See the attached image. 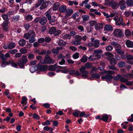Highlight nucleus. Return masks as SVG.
<instances>
[{
    "mask_svg": "<svg viewBox=\"0 0 133 133\" xmlns=\"http://www.w3.org/2000/svg\"><path fill=\"white\" fill-rule=\"evenodd\" d=\"M18 52V50L17 49H14L10 50L9 51V52L12 54H16Z\"/></svg>",
    "mask_w": 133,
    "mask_h": 133,
    "instance_id": "6e6d98bb",
    "label": "nucleus"
},
{
    "mask_svg": "<svg viewBox=\"0 0 133 133\" xmlns=\"http://www.w3.org/2000/svg\"><path fill=\"white\" fill-rule=\"evenodd\" d=\"M94 46L95 48H97L99 46V41L98 40H96L94 41Z\"/></svg>",
    "mask_w": 133,
    "mask_h": 133,
    "instance_id": "2f4dec72",
    "label": "nucleus"
},
{
    "mask_svg": "<svg viewBox=\"0 0 133 133\" xmlns=\"http://www.w3.org/2000/svg\"><path fill=\"white\" fill-rule=\"evenodd\" d=\"M127 4L128 6H131L133 5V1L130 0L126 1Z\"/></svg>",
    "mask_w": 133,
    "mask_h": 133,
    "instance_id": "a19ab883",
    "label": "nucleus"
},
{
    "mask_svg": "<svg viewBox=\"0 0 133 133\" xmlns=\"http://www.w3.org/2000/svg\"><path fill=\"white\" fill-rule=\"evenodd\" d=\"M47 21L46 18L45 17H43L40 19L39 22L41 24L43 25L46 23Z\"/></svg>",
    "mask_w": 133,
    "mask_h": 133,
    "instance_id": "2eb2a0df",
    "label": "nucleus"
},
{
    "mask_svg": "<svg viewBox=\"0 0 133 133\" xmlns=\"http://www.w3.org/2000/svg\"><path fill=\"white\" fill-rule=\"evenodd\" d=\"M127 77L128 78H133V74L131 73H128L127 75Z\"/></svg>",
    "mask_w": 133,
    "mask_h": 133,
    "instance_id": "338daca9",
    "label": "nucleus"
},
{
    "mask_svg": "<svg viewBox=\"0 0 133 133\" xmlns=\"http://www.w3.org/2000/svg\"><path fill=\"white\" fill-rule=\"evenodd\" d=\"M48 68V66L46 65H43L40 66L39 69L42 71H46Z\"/></svg>",
    "mask_w": 133,
    "mask_h": 133,
    "instance_id": "a878e982",
    "label": "nucleus"
},
{
    "mask_svg": "<svg viewBox=\"0 0 133 133\" xmlns=\"http://www.w3.org/2000/svg\"><path fill=\"white\" fill-rule=\"evenodd\" d=\"M25 18L27 21H30L32 20L33 17L32 15H29L26 16Z\"/></svg>",
    "mask_w": 133,
    "mask_h": 133,
    "instance_id": "72a5a7b5",
    "label": "nucleus"
},
{
    "mask_svg": "<svg viewBox=\"0 0 133 133\" xmlns=\"http://www.w3.org/2000/svg\"><path fill=\"white\" fill-rule=\"evenodd\" d=\"M84 66L86 69H90L92 66V63L90 62H88L85 64Z\"/></svg>",
    "mask_w": 133,
    "mask_h": 133,
    "instance_id": "cd10ccee",
    "label": "nucleus"
},
{
    "mask_svg": "<svg viewBox=\"0 0 133 133\" xmlns=\"http://www.w3.org/2000/svg\"><path fill=\"white\" fill-rule=\"evenodd\" d=\"M79 54L78 52H76L72 56V57L75 59H77L79 57Z\"/></svg>",
    "mask_w": 133,
    "mask_h": 133,
    "instance_id": "bf43d9fd",
    "label": "nucleus"
},
{
    "mask_svg": "<svg viewBox=\"0 0 133 133\" xmlns=\"http://www.w3.org/2000/svg\"><path fill=\"white\" fill-rule=\"evenodd\" d=\"M125 34L126 36L128 37L130 36L131 35V32L129 29H126L125 31Z\"/></svg>",
    "mask_w": 133,
    "mask_h": 133,
    "instance_id": "37998d69",
    "label": "nucleus"
},
{
    "mask_svg": "<svg viewBox=\"0 0 133 133\" xmlns=\"http://www.w3.org/2000/svg\"><path fill=\"white\" fill-rule=\"evenodd\" d=\"M46 53V50H45L43 49L41 51L39 52H38L39 54L40 55H45Z\"/></svg>",
    "mask_w": 133,
    "mask_h": 133,
    "instance_id": "69168bd1",
    "label": "nucleus"
},
{
    "mask_svg": "<svg viewBox=\"0 0 133 133\" xmlns=\"http://www.w3.org/2000/svg\"><path fill=\"white\" fill-rule=\"evenodd\" d=\"M9 63L10 64H11V65L12 66H13L15 68H17L18 66L17 64L15 63L13 61H9Z\"/></svg>",
    "mask_w": 133,
    "mask_h": 133,
    "instance_id": "a18cd8bd",
    "label": "nucleus"
},
{
    "mask_svg": "<svg viewBox=\"0 0 133 133\" xmlns=\"http://www.w3.org/2000/svg\"><path fill=\"white\" fill-rule=\"evenodd\" d=\"M27 49L25 48H21L19 51L21 54H25L27 52Z\"/></svg>",
    "mask_w": 133,
    "mask_h": 133,
    "instance_id": "8fccbe9b",
    "label": "nucleus"
},
{
    "mask_svg": "<svg viewBox=\"0 0 133 133\" xmlns=\"http://www.w3.org/2000/svg\"><path fill=\"white\" fill-rule=\"evenodd\" d=\"M109 118V116L105 114L102 116L101 120H102L105 122L107 121Z\"/></svg>",
    "mask_w": 133,
    "mask_h": 133,
    "instance_id": "c85d7f7f",
    "label": "nucleus"
},
{
    "mask_svg": "<svg viewBox=\"0 0 133 133\" xmlns=\"http://www.w3.org/2000/svg\"><path fill=\"white\" fill-rule=\"evenodd\" d=\"M97 71V69L96 67H93L91 69L90 73L91 74L94 73V72H96Z\"/></svg>",
    "mask_w": 133,
    "mask_h": 133,
    "instance_id": "052dcab7",
    "label": "nucleus"
},
{
    "mask_svg": "<svg viewBox=\"0 0 133 133\" xmlns=\"http://www.w3.org/2000/svg\"><path fill=\"white\" fill-rule=\"evenodd\" d=\"M121 48H117L115 49V50L116 51L117 53H118L119 55L122 54H124V52L123 50H121Z\"/></svg>",
    "mask_w": 133,
    "mask_h": 133,
    "instance_id": "c9c22d12",
    "label": "nucleus"
},
{
    "mask_svg": "<svg viewBox=\"0 0 133 133\" xmlns=\"http://www.w3.org/2000/svg\"><path fill=\"white\" fill-rule=\"evenodd\" d=\"M2 17L5 21H9L10 19V18L9 17L8 15L5 14L2 15Z\"/></svg>",
    "mask_w": 133,
    "mask_h": 133,
    "instance_id": "bb28decb",
    "label": "nucleus"
},
{
    "mask_svg": "<svg viewBox=\"0 0 133 133\" xmlns=\"http://www.w3.org/2000/svg\"><path fill=\"white\" fill-rule=\"evenodd\" d=\"M22 101L21 102V103L22 104L26 105L27 104L26 101H27V98L25 96H23L22 98Z\"/></svg>",
    "mask_w": 133,
    "mask_h": 133,
    "instance_id": "f704fd0d",
    "label": "nucleus"
},
{
    "mask_svg": "<svg viewBox=\"0 0 133 133\" xmlns=\"http://www.w3.org/2000/svg\"><path fill=\"white\" fill-rule=\"evenodd\" d=\"M26 43L25 40L23 39H21L18 42V44L20 46H23Z\"/></svg>",
    "mask_w": 133,
    "mask_h": 133,
    "instance_id": "5701e85b",
    "label": "nucleus"
},
{
    "mask_svg": "<svg viewBox=\"0 0 133 133\" xmlns=\"http://www.w3.org/2000/svg\"><path fill=\"white\" fill-rule=\"evenodd\" d=\"M88 60L87 56L86 55H84L81 59V62L83 63H85Z\"/></svg>",
    "mask_w": 133,
    "mask_h": 133,
    "instance_id": "e433bc0d",
    "label": "nucleus"
},
{
    "mask_svg": "<svg viewBox=\"0 0 133 133\" xmlns=\"http://www.w3.org/2000/svg\"><path fill=\"white\" fill-rule=\"evenodd\" d=\"M104 28L105 30L108 31H111L113 29V28L111 25H105Z\"/></svg>",
    "mask_w": 133,
    "mask_h": 133,
    "instance_id": "b1692460",
    "label": "nucleus"
},
{
    "mask_svg": "<svg viewBox=\"0 0 133 133\" xmlns=\"http://www.w3.org/2000/svg\"><path fill=\"white\" fill-rule=\"evenodd\" d=\"M123 19L122 17H120L116 22V24L117 25H121L123 26H125V23H123Z\"/></svg>",
    "mask_w": 133,
    "mask_h": 133,
    "instance_id": "ddd939ff",
    "label": "nucleus"
},
{
    "mask_svg": "<svg viewBox=\"0 0 133 133\" xmlns=\"http://www.w3.org/2000/svg\"><path fill=\"white\" fill-rule=\"evenodd\" d=\"M104 72L107 74L104 76H102L101 78L103 79H105L107 81H111L113 78L111 75L114 74L115 72L111 70H104Z\"/></svg>",
    "mask_w": 133,
    "mask_h": 133,
    "instance_id": "f257e3e1",
    "label": "nucleus"
},
{
    "mask_svg": "<svg viewBox=\"0 0 133 133\" xmlns=\"http://www.w3.org/2000/svg\"><path fill=\"white\" fill-rule=\"evenodd\" d=\"M55 64H56V69H65L66 67H63L59 65H57V63H55Z\"/></svg>",
    "mask_w": 133,
    "mask_h": 133,
    "instance_id": "680f3d73",
    "label": "nucleus"
},
{
    "mask_svg": "<svg viewBox=\"0 0 133 133\" xmlns=\"http://www.w3.org/2000/svg\"><path fill=\"white\" fill-rule=\"evenodd\" d=\"M33 118L36 119L37 120H38L39 119V116L37 114H34L33 115Z\"/></svg>",
    "mask_w": 133,
    "mask_h": 133,
    "instance_id": "e2e57ef3",
    "label": "nucleus"
},
{
    "mask_svg": "<svg viewBox=\"0 0 133 133\" xmlns=\"http://www.w3.org/2000/svg\"><path fill=\"white\" fill-rule=\"evenodd\" d=\"M9 49H12L14 48L16 46L15 44L13 42H10L9 44H8Z\"/></svg>",
    "mask_w": 133,
    "mask_h": 133,
    "instance_id": "7c9ffc66",
    "label": "nucleus"
},
{
    "mask_svg": "<svg viewBox=\"0 0 133 133\" xmlns=\"http://www.w3.org/2000/svg\"><path fill=\"white\" fill-rule=\"evenodd\" d=\"M113 35L114 36L121 37L122 36V31L120 29H116L114 31Z\"/></svg>",
    "mask_w": 133,
    "mask_h": 133,
    "instance_id": "6e6552de",
    "label": "nucleus"
},
{
    "mask_svg": "<svg viewBox=\"0 0 133 133\" xmlns=\"http://www.w3.org/2000/svg\"><path fill=\"white\" fill-rule=\"evenodd\" d=\"M73 44L75 45H79L81 43V42L78 41H77L75 40L73 42Z\"/></svg>",
    "mask_w": 133,
    "mask_h": 133,
    "instance_id": "774afa93",
    "label": "nucleus"
},
{
    "mask_svg": "<svg viewBox=\"0 0 133 133\" xmlns=\"http://www.w3.org/2000/svg\"><path fill=\"white\" fill-rule=\"evenodd\" d=\"M91 77L92 78H98L100 77V76L98 74L94 73L91 75Z\"/></svg>",
    "mask_w": 133,
    "mask_h": 133,
    "instance_id": "09e8293b",
    "label": "nucleus"
},
{
    "mask_svg": "<svg viewBox=\"0 0 133 133\" xmlns=\"http://www.w3.org/2000/svg\"><path fill=\"white\" fill-rule=\"evenodd\" d=\"M57 58L58 59H64V56L61 53L59 54L57 56Z\"/></svg>",
    "mask_w": 133,
    "mask_h": 133,
    "instance_id": "5fc2aeb1",
    "label": "nucleus"
},
{
    "mask_svg": "<svg viewBox=\"0 0 133 133\" xmlns=\"http://www.w3.org/2000/svg\"><path fill=\"white\" fill-rule=\"evenodd\" d=\"M2 64L1 65V66L3 67L5 66L6 65H8L10 64L9 62H8L6 61H3L2 62Z\"/></svg>",
    "mask_w": 133,
    "mask_h": 133,
    "instance_id": "603ef678",
    "label": "nucleus"
},
{
    "mask_svg": "<svg viewBox=\"0 0 133 133\" xmlns=\"http://www.w3.org/2000/svg\"><path fill=\"white\" fill-rule=\"evenodd\" d=\"M126 63L124 62L121 61L119 62L118 63V66L120 67H123L126 66Z\"/></svg>",
    "mask_w": 133,
    "mask_h": 133,
    "instance_id": "393cba45",
    "label": "nucleus"
},
{
    "mask_svg": "<svg viewBox=\"0 0 133 133\" xmlns=\"http://www.w3.org/2000/svg\"><path fill=\"white\" fill-rule=\"evenodd\" d=\"M62 48L61 47H57L56 48H53L51 50L52 52L55 54H58L60 50H62Z\"/></svg>",
    "mask_w": 133,
    "mask_h": 133,
    "instance_id": "f8f14e48",
    "label": "nucleus"
},
{
    "mask_svg": "<svg viewBox=\"0 0 133 133\" xmlns=\"http://www.w3.org/2000/svg\"><path fill=\"white\" fill-rule=\"evenodd\" d=\"M56 64H55L53 65H50L48 66V70L50 71H55L56 69Z\"/></svg>",
    "mask_w": 133,
    "mask_h": 133,
    "instance_id": "aec40b11",
    "label": "nucleus"
},
{
    "mask_svg": "<svg viewBox=\"0 0 133 133\" xmlns=\"http://www.w3.org/2000/svg\"><path fill=\"white\" fill-rule=\"evenodd\" d=\"M30 31H29V33H26L24 35V37L27 39H29L31 35L30 34Z\"/></svg>",
    "mask_w": 133,
    "mask_h": 133,
    "instance_id": "de8ad7c7",
    "label": "nucleus"
},
{
    "mask_svg": "<svg viewBox=\"0 0 133 133\" xmlns=\"http://www.w3.org/2000/svg\"><path fill=\"white\" fill-rule=\"evenodd\" d=\"M66 12V16L68 17L70 16L73 14V11L72 9L68 8Z\"/></svg>",
    "mask_w": 133,
    "mask_h": 133,
    "instance_id": "6ab92c4d",
    "label": "nucleus"
},
{
    "mask_svg": "<svg viewBox=\"0 0 133 133\" xmlns=\"http://www.w3.org/2000/svg\"><path fill=\"white\" fill-rule=\"evenodd\" d=\"M113 49V47L111 45H108L105 47V49L108 51H111Z\"/></svg>",
    "mask_w": 133,
    "mask_h": 133,
    "instance_id": "ea45409f",
    "label": "nucleus"
},
{
    "mask_svg": "<svg viewBox=\"0 0 133 133\" xmlns=\"http://www.w3.org/2000/svg\"><path fill=\"white\" fill-rule=\"evenodd\" d=\"M104 25L105 24L103 23L97 24L95 26V29L97 30L102 29L103 28V25Z\"/></svg>",
    "mask_w": 133,
    "mask_h": 133,
    "instance_id": "dca6fc26",
    "label": "nucleus"
},
{
    "mask_svg": "<svg viewBox=\"0 0 133 133\" xmlns=\"http://www.w3.org/2000/svg\"><path fill=\"white\" fill-rule=\"evenodd\" d=\"M82 17L83 21H86L88 20L89 18V16L88 15H83L82 16Z\"/></svg>",
    "mask_w": 133,
    "mask_h": 133,
    "instance_id": "4c0bfd02",
    "label": "nucleus"
},
{
    "mask_svg": "<svg viewBox=\"0 0 133 133\" xmlns=\"http://www.w3.org/2000/svg\"><path fill=\"white\" fill-rule=\"evenodd\" d=\"M85 67L84 66H82L80 68L79 70L81 74L82 75V76L84 78H86L88 77V72L86 70Z\"/></svg>",
    "mask_w": 133,
    "mask_h": 133,
    "instance_id": "7ed1b4c3",
    "label": "nucleus"
},
{
    "mask_svg": "<svg viewBox=\"0 0 133 133\" xmlns=\"http://www.w3.org/2000/svg\"><path fill=\"white\" fill-rule=\"evenodd\" d=\"M56 28L55 27H51L50 29L49 33L50 34H54L56 30Z\"/></svg>",
    "mask_w": 133,
    "mask_h": 133,
    "instance_id": "473e14b6",
    "label": "nucleus"
},
{
    "mask_svg": "<svg viewBox=\"0 0 133 133\" xmlns=\"http://www.w3.org/2000/svg\"><path fill=\"white\" fill-rule=\"evenodd\" d=\"M30 34L31 35L30 37L29 40V42L31 43H33L36 41L35 32L33 30H30Z\"/></svg>",
    "mask_w": 133,
    "mask_h": 133,
    "instance_id": "0eeeda50",
    "label": "nucleus"
},
{
    "mask_svg": "<svg viewBox=\"0 0 133 133\" xmlns=\"http://www.w3.org/2000/svg\"><path fill=\"white\" fill-rule=\"evenodd\" d=\"M100 56L98 54L94 53L93 55H91L88 57V59L89 61H92L98 60L100 59Z\"/></svg>",
    "mask_w": 133,
    "mask_h": 133,
    "instance_id": "423d86ee",
    "label": "nucleus"
},
{
    "mask_svg": "<svg viewBox=\"0 0 133 133\" xmlns=\"http://www.w3.org/2000/svg\"><path fill=\"white\" fill-rule=\"evenodd\" d=\"M78 12H76L74 14L71 16V18L75 19L76 17H78Z\"/></svg>",
    "mask_w": 133,
    "mask_h": 133,
    "instance_id": "13d9d810",
    "label": "nucleus"
},
{
    "mask_svg": "<svg viewBox=\"0 0 133 133\" xmlns=\"http://www.w3.org/2000/svg\"><path fill=\"white\" fill-rule=\"evenodd\" d=\"M58 43L59 46L64 45L66 44V43L65 42L62 40H60L58 42Z\"/></svg>",
    "mask_w": 133,
    "mask_h": 133,
    "instance_id": "49530a36",
    "label": "nucleus"
},
{
    "mask_svg": "<svg viewBox=\"0 0 133 133\" xmlns=\"http://www.w3.org/2000/svg\"><path fill=\"white\" fill-rule=\"evenodd\" d=\"M127 46L129 48H133V42L132 41L128 40L125 42Z\"/></svg>",
    "mask_w": 133,
    "mask_h": 133,
    "instance_id": "f3484780",
    "label": "nucleus"
},
{
    "mask_svg": "<svg viewBox=\"0 0 133 133\" xmlns=\"http://www.w3.org/2000/svg\"><path fill=\"white\" fill-rule=\"evenodd\" d=\"M71 37V36L69 34H66L63 36V38L64 39H70Z\"/></svg>",
    "mask_w": 133,
    "mask_h": 133,
    "instance_id": "79ce46f5",
    "label": "nucleus"
},
{
    "mask_svg": "<svg viewBox=\"0 0 133 133\" xmlns=\"http://www.w3.org/2000/svg\"><path fill=\"white\" fill-rule=\"evenodd\" d=\"M60 4L59 3L57 2H56L54 5V6H53V10H57L58 9V8L59 6H60Z\"/></svg>",
    "mask_w": 133,
    "mask_h": 133,
    "instance_id": "c756f323",
    "label": "nucleus"
},
{
    "mask_svg": "<svg viewBox=\"0 0 133 133\" xmlns=\"http://www.w3.org/2000/svg\"><path fill=\"white\" fill-rule=\"evenodd\" d=\"M10 23L9 21H4L2 24V27L4 30L5 31L8 30V24Z\"/></svg>",
    "mask_w": 133,
    "mask_h": 133,
    "instance_id": "1a4fd4ad",
    "label": "nucleus"
},
{
    "mask_svg": "<svg viewBox=\"0 0 133 133\" xmlns=\"http://www.w3.org/2000/svg\"><path fill=\"white\" fill-rule=\"evenodd\" d=\"M59 10L62 13L66 12L67 10L66 6L64 5L61 6L59 8Z\"/></svg>",
    "mask_w": 133,
    "mask_h": 133,
    "instance_id": "a211bd4d",
    "label": "nucleus"
},
{
    "mask_svg": "<svg viewBox=\"0 0 133 133\" xmlns=\"http://www.w3.org/2000/svg\"><path fill=\"white\" fill-rule=\"evenodd\" d=\"M108 5L110 6L113 9H116L118 6L117 2L116 0H112Z\"/></svg>",
    "mask_w": 133,
    "mask_h": 133,
    "instance_id": "9d476101",
    "label": "nucleus"
},
{
    "mask_svg": "<svg viewBox=\"0 0 133 133\" xmlns=\"http://www.w3.org/2000/svg\"><path fill=\"white\" fill-rule=\"evenodd\" d=\"M55 63V61L50 57L49 56L47 55L45 56L44 61L42 62L43 64H54Z\"/></svg>",
    "mask_w": 133,
    "mask_h": 133,
    "instance_id": "20e7f679",
    "label": "nucleus"
},
{
    "mask_svg": "<svg viewBox=\"0 0 133 133\" xmlns=\"http://www.w3.org/2000/svg\"><path fill=\"white\" fill-rule=\"evenodd\" d=\"M49 20V23L51 25L53 24L52 23H55L56 21L55 18H51Z\"/></svg>",
    "mask_w": 133,
    "mask_h": 133,
    "instance_id": "4d7b16f0",
    "label": "nucleus"
},
{
    "mask_svg": "<svg viewBox=\"0 0 133 133\" xmlns=\"http://www.w3.org/2000/svg\"><path fill=\"white\" fill-rule=\"evenodd\" d=\"M126 58L128 60H132L133 59V56L129 54H126Z\"/></svg>",
    "mask_w": 133,
    "mask_h": 133,
    "instance_id": "58836bf2",
    "label": "nucleus"
},
{
    "mask_svg": "<svg viewBox=\"0 0 133 133\" xmlns=\"http://www.w3.org/2000/svg\"><path fill=\"white\" fill-rule=\"evenodd\" d=\"M110 62L111 64H113V65H115L116 64V60L114 57L112 58L110 61Z\"/></svg>",
    "mask_w": 133,
    "mask_h": 133,
    "instance_id": "864d4df0",
    "label": "nucleus"
},
{
    "mask_svg": "<svg viewBox=\"0 0 133 133\" xmlns=\"http://www.w3.org/2000/svg\"><path fill=\"white\" fill-rule=\"evenodd\" d=\"M18 61L19 63H17L18 64L21 68H23L24 67V64H26L28 62V60L27 58H20Z\"/></svg>",
    "mask_w": 133,
    "mask_h": 133,
    "instance_id": "39448f33",
    "label": "nucleus"
},
{
    "mask_svg": "<svg viewBox=\"0 0 133 133\" xmlns=\"http://www.w3.org/2000/svg\"><path fill=\"white\" fill-rule=\"evenodd\" d=\"M61 32L60 30H56L54 34L55 36H57L59 35L61 33Z\"/></svg>",
    "mask_w": 133,
    "mask_h": 133,
    "instance_id": "0e129e2a",
    "label": "nucleus"
},
{
    "mask_svg": "<svg viewBox=\"0 0 133 133\" xmlns=\"http://www.w3.org/2000/svg\"><path fill=\"white\" fill-rule=\"evenodd\" d=\"M126 2L124 0L120 1L118 4V6L122 10H123L126 8Z\"/></svg>",
    "mask_w": 133,
    "mask_h": 133,
    "instance_id": "9b49d317",
    "label": "nucleus"
},
{
    "mask_svg": "<svg viewBox=\"0 0 133 133\" xmlns=\"http://www.w3.org/2000/svg\"><path fill=\"white\" fill-rule=\"evenodd\" d=\"M111 45H114V47L115 48V49L117 48H121V45L117 42H111Z\"/></svg>",
    "mask_w": 133,
    "mask_h": 133,
    "instance_id": "412c9836",
    "label": "nucleus"
},
{
    "mask_svg": "<svg viewBox=\"0 0 133 133\" xmlns=\"http://www.w3.org/2000/svg\"><path fill=\"white\" fill-rule=\"evenodd\" d=\"M75 40L81 42L82 39V37L79 35H76L75 37Z\"/></svg>",
    "mask_w": 133,
    "mask_h": 133,
    "instance_id": "c03bdc74",
    "label": "nucleus"
},
{
    "mask_svg": "<svg viewBox=\"0 0 133 133\" xmlns=\"http://www.w3.org/2000/svg\"><path fill=\"white\" fill-rule=\"evenodd\" d=\"M115 81H118L119 80L122 82H124L126 85H132L130 81H129L126 78L123 77L121 75H117L116 76H114L112 78Z\"/></svg>",
    "mask_w": 133,
    "mask_h": 133,
    "instance_id": "f03ea898",
    "label": "nucleus"
},
{
    "mask_svg": "<svg viewBox=\"0 0 133 133\" xmlns=\"http://www.w3.org/2000/svg\"><path fill=\"white\" fill-rule=\"evenodd\" d=\"M89 23L91 26H94L96 25L97 24V22L95 21H91L89 22Z\"/></svg>",
    "mask_w": 133,
    "mask_h": 133,
    "instance_id": "3c124183",
    "label": "nucleus"
},
{
    "mask_svg": "<svg viewBox=\"0 0 133 133\" xmlns=\"http://www.w3.org/2000/svg\"><path fill=\"white\" fill-rule=\"evenodd\" d=\"M20 18V16L19 15L14 16L11 18V21L14 22L18 21Z\"/></svg>",
    "mask_w": 133,
    "mask_h": 133,
    "instance_id": "4be33fe9",
    "label": "nucleus"
},
{
    "mask_svg": "<svg viewBox=\"0 0 133 133\" xmlns=\"http://www.w3.org/2000/svg\"><path fill=\"white\" fill-rule=\"evenodd\" d=\"M49 3H50L49 1L43 2L40 8V9L43 10L46 8L49 5Z\"/></svg>",
    "mask_w": 133,
    "mask_h": 133,
    "instance_id": "4468645a",
    "label": "nucleus"
}]
</instances>
